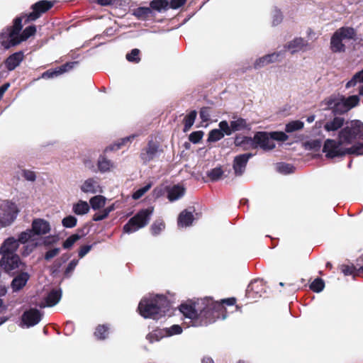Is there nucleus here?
<instances>
[{"mask_svg": "<svg viewBox=\"0 0 363 363\" xmlns=\"http://www.w3.org/2000/svg\"><path fill=\"white\" fill-rule=\"evenodd\" d=\"M170 308L171 303L167 296L157 294L152 297L141 299L138 310L145 318L157 320L164 316Z\"/></svg>", "mask_w": 363, "mask_h": 363, "instance_id": "1", "label": "nucleus"}, {"mask_svg": "<svg viewBox=\"0 0 363 363\" xmlns=\"http://www.w3.org/2000/svg\"><path fill=\"white\" fill-rule=\"evenodd\" d=\"M200 308L199 307V325H207L214 323L221 316L225 318L223 313L226 312L224 306L219 301H215L212 298L206 297L200 299Z\"/></svg>", "mask_w": 363, "mask_h": 363, "instance_id": "2", "label": "nucleus"}, {"mask_svg": "<svg viewBox=\"0 0 363 363\" xmlns=\"http://www.w3.org/2000/svg\"><path fill=\"white\" fill-rule=\"evenodd\" d=\"M358 40L357 30L350 26H342L337 29L330 38V49L333 53L346 52L349 44H353Z\"/></svg>", "mask_w": 363, "mask_h": 363, "instance_id": "3", "label": "nucleus"}, {"mask_svg": "<svg viewBox=\"0 0 363 363\" xmlns=\"http://www.w3.org/2000/svg\"><path fill=\"white\" fill-rule=\"evenodd\" d=\"M153 213V208H147L139 211L134 216L130 218L128 223L123 227V231L125 233H133L140 228L145 227Z\"/></svg>", "mask_w": 363, "mask_h": 363, "instance_id": "4", "label": "nucleus"}, {"mask_svg": "<svg viewBox=\"0 0 363 363\" xmlns=\"http://www.w3.org/2000/svg\"><path fill=\"white\" fill-rule=\"evenodd\" d=\"M363 138V123L352 121L350 125L342 128L339 133L340 143L352 144L357 140Z\"/></svg>", "mask_w": 363, "mask_h": 363, "instance_id": "5", "label": "nucleus"}, {"mask_svg": "<svg viewBox=\"0 0 363 363\" xmlns=\"http://www.w3.org/2000/svg\"><path fill=\"white\" fill-rule=\"evenodd\" d=\"M168 8V1H150V6H140L133 10V15L138 20L147 21Z\"/></svg>", "mask_w": 363, "mask_h": 363, "instance_id": "6", "label": "nucleus"}, {"mask_svg": "<svg viewBox=\"0 0 363 363\" xmlns=\"http://www.w3.org/2000/svg\"><path fill=\"white\" fill-rule=\"evenodd\" d=\"M0 266L4 272L11 276H14L20 271L25 269V264L22 262L18 255L1 256Z\"/></svg>", "mask_w": 363, "mask_h": 363, "instance_id": "7", "label": "nucleus"}, {"mask_svg": "<svg viewBox=\"0 0 363 363\" xmlns=\"http://www.w3.org/2000/svg\"><path fill=\"white\" fill-rule=\"evenodd\" d=\"M2 214L0 216V227L10 225L16 218L18 208L16 203L6 201L1 206Z\"/></svg>", "mask_w": 363, "mask_h": 363, "instance_id": "8", "label": "nucleus"}, {"mask_svg": "<svg viewBox=\"0 0 363 363\" xmlns=\"http://www.w3.org/2000/svg\"><path fill=\"white\" fill-rule=\"evenodd\" d=\"M266 282L262 279H256L248 284L245 296L252 301H257L258 298L266 293Z\"/></svg>", "mask_w": 363, "mask_h": 363, "instance_id": "9", "label": "nucleus"}, {"mask_svg": "<svg viewBox=\"0 0 363 363\" xmlns=\"http://www.w3.org/2000/svg\"><path fill=\"white\" fill-rule=\"evenodd\" d=\"M200 299L196 301H189L179 306L180 312L187 318H189L198 324L199 320V306L200 307Z\"/></svg>", "mask_w": 363, "mask_h": 363, "instance_id": "10", "label": "nucleus"}, {"mask_svg": "<svg viewBox=\"0 0 363 363\" xmlns=\"http://www.w3.org/2000/svg\"><path fill=\"white\" fill-rule=\"evenodd\" d=\"M254 149L260 147L264 150H270L275 147V143L272 141L270 133L259 131L253 137Z\"/></svg>", "mask_w": 363, "mask_h": 363, "instance_id": "11", "label": "nucleus"}, {"mask_svg": "<svg viewBox=\"0 0 363 363\" xmlns=\"http://www.w3.org/2000/svg\"><path fill=\"white\" fill-rule=\"evenodd\" d=\"M342 143H337L334 140L327 139L323 147V152H325L326 157L335 158L337 157H342L347 155L346 148L340 149V145Z\"/></svg>", "mask_w": 363, "mask_h": 363, "instance_id": "12", "label": "nucleus"}, {"mask_svg": "<svg viewBox=\"0 0 363 363\" xmlns=\"http://www.w3.org/2000/svg\"><path fill=\"white\" fill-rule=\"evenodd\" d=\"M55 1H37L32 6L33 11L28 15H26V19L25 23L30 21H35L38 18L40 15L50 9Z\"/></svg>", "mask_w": 363, "mask_h": 363, "instance_id": "13", "label": "nucleus"}, {"mask_svg": "<svg viewBox=\"0 0 363 363\" xmlns=\"http://www.w3.org/2000/svg\"><path fill=\"white\" fill-rule=\"evenodd\" d=\"M253 156L252 153H245L234 157L233 168L235 176H242L245 171L249 160Z\"/></svg>", "mask_w": 363, "mask_h": 363, "instance_id": "14", "label": "nucleus"}, {"mask_svg": "<svg viewBox=\"0 0 363 363\" xmlns=\"http://www.w3.org/2000/svg\"><path fill=\"white\" fill-rule=\"evenodd\" d=\"M42 313L37 308H30L23 312L21 321L27 328L37 325L41 320Z\"/></svg>", "mask_w": 363, "mask_h": 363, "instance_id": "15", "label": "nucleus"}, {"mask_svg": "<svg viewBox=\"0 0 363 363\" xmlns=\"http://www.w3.org/2000/svg\"><path fill=\"white\" fill-rule=\"evenodd\" d=\"M77 65H78V62L77 61L67 62L58 67H56L55 69H48L42 74L41 77L43 79H50L58 77L59 75L73 69Z\"/></svg>", "mask_w": 363, "mask_h": 363, "instance_id": "16", "label": "nucleus"}, {"mask_svg": "<svg viewBox=\"0 0 363 363\" xmlns=\"http://www.w3.org/2000/svg\"><path fill=\"white\" fill-rule=\"evenodd\" d=\"M159 151L160 145L157 142L150 140L147 147L142 150L140 158L145 163H147L155 159Z\"/></svg>", "mask_w": 363, "mask_h": 363, "instance_id": "17", "label": "nucleus"}, {"mask_svg": "<svg viewBox=\"0 0 363 363\" xmlns=\"http://www.w3.org/2000/svg\"><path fill=\"white\" fill-rule=\"evenodd\" d=\"M31 230L34 235H44L50 233L51 228L50 223L43 218H35L31 225Z\"/></svg>", "mask_w": 363, "mask_h": 363, "instance_id": "18", "label": "nucleus"}, {"mask_svg": "<svg viewBox=\"0 0 363 363\" xmlns=\"http://www.w3.org/2000/svg\"><path fill=\"white\" fill-rule=\"evenodd\" d=\"M19 247L18 240L13 237H10L4 240L0 247V255H17L16 251Z\"/></svg>", "mask_w": 363, "mask_h": 363, "instance_id": "19", "label": "nucleus"}, {"mask_svg": "<svg viewBox=\"0 0 363 363\" xmlns=\"http://www.w3.org/2000/svg\"><path fill=\"white\" fill-rule=\"evenodd\" d=\"M20 272V273L18 272L16 274L17 275L13 278L11 283V287L13 292H17L23 289L30 279V275L28 272L23 271Z\"/></svg>", "mask_w": 363, "mask_h": 363, "instance_id": "20", "label": "nucleus"}, {"mask_svg": "<svg viewBox=\"0 0 363 363\" xmlns=\"http://www.w3.org/2000/svg\"><path fill=\"white\" fill-rule=\"evenodd\" d=\"M281 52H273L272 54L266 55L256 60L254 63V68L257 69H260L270 63H273L279 61V58L281 56Z\"/></svg>", "mask_w": 363, "mask_h": 363, "instance_id": "21", "label": "nucleus"}, {"mask_svg": "<svg viewBox=\"0 0 363 363\" xmlns=\"http://www.w3.org/2000/svg\"><path fill=\"white\" fill-rule=\"evenodd\" d=\"M24 55L22 51L16 52L9 55L5 60V66L9 71L15 69L23 60Z\"/></svg>", "mask_w": 363, "mask_h": 363, "instance_id": "22", "label": "nucleus"}, {"mask_svg": "<svg viewBox=\"0 0 363 363\" xmlns=\"http://www.w3.org/2000/svg\"><path fill=\"white\" fill-rule=\"evenodd\" d=\"M167 199L172 202L182 197L185 193V189L177 184L173 186H167Z\"/></svg>", "mask_w": 363, "mask_h": 363, "instance_id": "23", "label": "nucleus"}, {"mask_svg": "<svg viewBox=\"0 0 363 363\" xmlns=\"http://www.w3.org/2000/svg\"><path fill=\"white\" fill-rule=\"evenodd\" d=\"M62 291L61 289H52L45 298V304L40 305L42 307H52L55 306L61 299Z\"/></svg>", "mask_w": 363, "mask_h": 363, "instance_id": "24", "label": "nucleus"}, {"mask_svg": "<svg viewBox=\"0 0 363 363\" xmlns=\"http://www.w3.org/2000/svg\"><path fill=\"white\" fill-rule=\"evenodd\" d=\"M345 123L343 117L335 116L332 120L325 123L323 128L327 132L336 131L341 128Z\"/></svg>", "mask_w": 363, "mask_h": 363, "instance_id": "25", "label": "nucleus"}, {"mask_svg": "<svg viewBox=\"0 0 363 363\" xmlns=\"http://www.w3.org/2000/svg\"><path fill=\"white\" fill-rule=\"evenodd\" d=\"M234 144L236 147H242L243 150L254 149V140L251 137L236 135Z\"/></svg>", "mask_w": 363, "mask_h": 363, "instance_id": "26", "label": "nucleus"}, {"mask_svg": "<svg viewBox=\"0 0 363 363\" xmlns=\"http://www.w3.org/2000/svg\"><path fill=\"white\" fill-rule=\"evenodd\" d=\"M18 40L16 35H10V30L6 29V30L3 31L0 33V43L5 48H9L11 46H15L13 43Z\"/></svg>", "mask_w": 363, "mask_h": 363, "instance_id": "27", "label": "nucleus"}, {"mask_svg": "<svg viewBox=\"0 0 363 363\" xmlns=\"http://www.w3.org/2000/svg\"><path fill=\"white\" fill-rule=\"evenodd\" d=\"M194 220V216L191 211H188L186 209L182 211L178 217V225L179 226H189L192 224Z\"/></svg>", "mask_w": 363, "mask_h": 363, "instance_id": "28", "label": "nucleus"}, {"mask_svg": "<svg viewBox=\"0 0 363 363\" xmlns=\"http://www.w3.org/2000/svg\"><path fill=\"white\" fill-rule=\"evenodd\" d=\"M307 40L302 38H296L289 42L286 46L289 50H292V53L303 50L305 47L308 46Z\"/></svg>", "mask_w": 363, "mask_h": 363, "instance_id": "29", "label": "nucleus"}, {"mask_svg": "<svg viewBox=\"0 0 363 363\" xmlns=\"http://www.w3.org/2000/svg\"><path fill=\"white\" fill-rule=\"evenodd\" d=\"M36 33V27L34 25L26 27L22 32L21 34L17 35L18 40H16L13 44L18 45L20 43L26 40L30 36L34 35Z\"/></svg>", "mask_w": 363, "mask_h": 363, "instance_id": "30", "label": "nucleus"}, {"mask_svg": "<svg viewBox=\"0 0 363 363\" xmlns=\"http://www.w3.org/2000/svg\"><path fill=\"white\" fill-rule=\"evenodd\" d=\"M167 337V331L164 328L163 329H155L152 330V332L149 333L147 336L146 339L150 342L153 343L155 342H158L163 337Z\"/></svg>", "mask_w": 363, "mask_h": 363, "instance_id": "31", "label": "nucleus"}, {"mask_svg": "<svg viewBox=\"0 0 363 363\" xmlns=\"http://www.w3.org/2000/svg\"><path fill=\"white\" fill-rule=\"evenodd\" d=\"M90 209V206L86 201L80 200L79 202L74 203L72 207V211L77 215L86 214Z\"/></svg>", "mask_w": 363, "mask_h": 363, "instance_id": "32", "label": "nucleus"}, {"mask_svg": "<svg viewBox=\"0 0 363 363\" xmlns=\"http://www.w3.org/2000/svg\"><path fill=\"white\" fill-rule=\"evenodd\" d=\"M230 124L233 132L250 129L247 121L242 118H238L236 120L230 121Z\"/></svg>", "mask_w": 363, "mask_h": 363, "instance_id": "33", "label": "nucleus"}, {"mask_svg": "<svg viewBox=\"0 0 363 363\" xmlns=\"http://www.w3.org/2000/svg\"><path fill=\"white\" fill-rule=\"evenodd\" d=\"M342 101L344 104H341L339 106L342 107V111H348L358 104L359 98L357 95H352L344 99Z\"/></svg>", "mask_w": 363, "mask_h": 363, "instance_id": "34", "label": "nucleus"}, {"mask_svg": "<svg viewBox=\"0 0 363 363\" xmlns=\"http://www.w3.org/2000/svg\"><path fill=\"white\" fill-rule=\"evenodd\" d=\"M97 182L93 179H86L81 186V190L84 193L95 194L97 191Z\"/></svg>", "mask_w": 363, "mask_h": 363, "instance_id": "35", "label": "nucleus"}, {"mask_svg": "<svg viewBox=\"0 0 363 363\" xmlns=\"http://www.w3.org/2000/svg\"><path fill=\"white\" fill-rule=\"evenodd\" d=\"M341 104H344L343 101H337L335 99L330 98L326 101V105L328 106V108L332 109L333 113H343L347 112V111H342V107L341 106H337Z\"/></svg>", "mask_w": 363, "mask_h": 363, "instance_id": "36", "label": "nucleus"}, {"mask_svg": "<svg viewBox=\"0 0 363 363\" xmlns=\"http://www.w3.org/2000/svg\"><path fill=\"white\" fill-rule=\"evenodd\" d=\"M197 112L194 110L190 111V113L186 115L184 120H183V124H184V132H187L190 130L191 126L194 125L195 120L196 118Z\"/></svg>", "mask_w": 363, "mask_h": 363, "instance_id": "37", "label": "nucleus"}, {"mask_svg": "<svg viewBox=\"0 0 363 363\" xmlns=\"http://www.w3.org/2000/svg\"><path fill=\"white\" fill-rule=\"evenodd\" d=\"M92 209L99 210L106 205V198L101 195L94 196L89 200Z\"/></svg>", "mask_w": 363, "mask_h": 363, "instance_id": "38", "label": "nucleus"}, {"mask_svg": "<svg viewBox=\"0 0 363 363\" xmlns=\"http://www.w3.org/2000/svg\"><path fill=\"white\" fill-rule=\"evenodd\" d=\"M109 327L108 325H99L95 330L94 336L97 340H104L108 337Z\"/></svg>", "mask_w": 363, "mask_h": 363, "instance_id": "39", "label": "nucleus"}, {"mask_svg": "<svg viewBox=\"0 0 363 363\" xmlns=\"http://www.w3.org/2000/svg\"><path fill=\"white\" fill-rule=\"evenodd\" d=\"M134 138H135V135H130L128 137L121 138L120 140V141H118V143H116L113 145H111L106 147L104 151L108 152V151L118 150L121 149L123 146L125 145L127 143L130 142L133 139H134Z\"/></svg>", "mask_w": 363, "mask_h": 363, "instance_id": "40", "label": "nucleus"}, {"mask_svg": "<svg viewBox=\"0 0 363 363\" xmlns=\"http://www.w3.org/2000/svg\"><path fill=\"white\" fill-rule=\"evenodd\" d=\"M98 169L101 172H106L111 169L113 167V163L111 160H108L106 157L101 155L99 157L97 162Z\"/></svg>", "mask_w": 363, "mask_h": 363, "instance_id": "41", "label": "nucleus"}, {"mask_svg": "<svg viewBox=\"0 0 363 363\" xmlns=\"http://www.w3.org/2000/svg\"><path fill=\"white\" fill-rule=\"evenodd\" d=\"M25 16H18L13 20V25L8 27V30H10V35H18L22 29V21Z\"/></svg>", "mask_w": 363, "mask_h": 363, "instance_id": "42", "label": "nucleus"}, {"mask_svg": "<svg viewBox=\"0 0 363 363\" xmlns=\"http://www.w3.org/2000/svg\"><path fill=\"white\" fill-rule=\"evenodd\" d=\"M340 271L343 273L345 276H352L353 279H356L357 275H356L357 272V262L355 264H352L351 265L348 264H342L340 267Z\"/></svg>", "mask_w": 363, "mask_h": 363, "instance_id": "43", "label": "nucleus"}, {"mask_svg": "<svg viewBox=\"0 0 363 363\" xmlns=\"http://www.w3.org/2000/svg\"><path fill=\"white\" fill-rule=\"evenodd\" d=\"M303 123L301 121H293L286 125L285 131L286 133H292L299 130L303 128Z\"/></svg>", "mask_w": 363, "mask_h": 363, "instance_id": "44", "label": "nucleus"}, {"mask_svg": "<svg viewBox=\"0 0 363 363\" xmlns=\"http://www.w3.org/2000/svg\"><path fill=\"white\" fill-rule=\"evenodd\" d=\"M223 174V171L221 167H216L207 172V176L211 182H216L219 180Z\"/></svg>", "mask_w": 363, "mask_h": 363, "instance_id": "45", "label": "nucleus"}, {"mask_svg": "<svg viewBox=\"0 0 363 363\" xmlns=\"http://www.w3.org/2000/svg\"><path fill=\"white\" fill-rule=\"evenodd\" d=\"M347 155H363V143H357L352 147L346 148Z\"/></svg>", "mask_w": 363, "mask_h": 363, "instance_id": "46", "label": "nucleus"}, {"mask_svg": "<svg viewBox=\"0 0 363 363\" xmlns=\"http://www.w3.org/2000/svg\"><path fill=\"white\" fill-rule=\"evenodd\" d=\"M310 289L313 292L319 293L322 291L325 287V282L320 278H316L310 284Z\"/></svg>", "mask_w": 363, "mask_h": 363, "instance_id": "47", "label": "nucleus"}, {"mask_svg": "<svg viewBox=\"0 0 363 363\" xmlns=\"http://www.w3.org/2000/svg\"><path fill=\"white\" fill-rule=\"evenodd\" d=\"M224 137L223 133L219 129H213L208 133V142L213 143L221 140Z\"/></svg>", "mask_w": 363, "mask_h": 363, "instance_id": "48", "label": "nucleus"}, {"mask_svg": "<svg viewBox=\"0 0 363 363\" xmlns=\"http://www.w3.org/2000/svg\"><path fill=\"white\" fill-rule=\"evenodd\" d=\"M322 141L320 139H314L306 141L305 143V147L309 150L318 151L320 149Z\"/></svg>", "mask_w": 363, "mask_h": 363, "instance_id": "49", "label": "nucleus"}, {"mask_svg": "<svg viewBox=\"0 0 363 363\" xmlns=\"http://www.w3.org/2000/svg\"><path fill=\"white\" fill-rule=\"evenodd\" d=\"M140 50L138 48H134L130 51V52L126 55L125 57L126 60L130 62L138 63L140 61Z\"/></svg>", "mask_w": 363, "mask_h": 363, "instance_id": "50", "label": "nucleus"}, {"mask_svg": "<svg viewBox=\"0 0 363 363\" xmlns=\"http://www.w3.org/2000/svg\"><path fill=\"white\" fill-rule=\"evenodd\" d=\"M34 236L35 235H34L33 233L32 232V230L28 229L26 231H23L20 233L17 240H18V243L21 242V243L24 244V243L27 242L28 240H33V238Z\"/></svg>", "mask_w": 363, "mask_h": 363, "instance_id": "51", "label": "nucleus"}, {"mask_svg": "<svg viewBox=\"0 0 363 363\" xmlns=\"http://www.w3.org/2000/svg\"><path fill=\"white\" fill-rule=\"evenodd\" d=\"M164 228L165 224L162 220H156L152 224L150 231L153 235H157Z\"/></svg>", "mask_w": 363, "mask_h": 363, "instance_id": "52", "label": "nucleus"}, {"mask_svg": "<svg viewBox=\"0 0 363 363\" xmlns=\"http://www.w3.org/2000/svg\"><path fill=\"white\" fill-rule=\"evenodd\" d=\"M357 82H363V69L356 73L352 78L346 84V88L354 86Z\"/></svg>", "mask_w": 363, "mask_h": 363, "instance_id": "53", "label": "nucleus"}, {"mask_svg": "<svg viewBox=\"0 0 363 363\" xmlns=\"http://www.w3.org/2000/svg\"><path fill=\"white\" fill-rule=\"evenodd\" d=\"M81 235L78 234H72L69 237H68L65 241L62 243V247L65 249L71 248L73 245L81 238Z\"/></svg>", "mask_w": 363, "mask_h": 363, "instance_id": "54", "label": "nucleus"}, {"mask_svg": "<svg viewBox=\"0 0 363 363\" xmlns=\"http://www.w3.org/2000/svg\"><path fill=\"white\" fill-rule=\"evenodd\" d=\"M152 187V183H148L145 186L136 190L132 197L135 200L140 199L146 192H147Z\"/></svg>", "mask_w": 363, "mask_h": 363, "instance_id": "55", "label": "nucleus"}, {"mask_svg": "<svg viewBox=\"0 0 363 363\" xmlns=\"http://www.w3.org/2000/svg\"><path fill=\"white\" fill-rule=\"evenodd\" d=\"M77 219L73 216H68L65 217L62 220V224L64 227L72 228L77 225Z\"/></svg>", "mask_w": 363, "mask_h": 363, "instance_id": "56", "label": "nucleus"}, {"mask_svg": "<svg viewBox=\"0 0 363 363\" xmlns=\"http://www.w3.org/2000/svg\"><path fill=\"white\" fill-rule=\"evenodd\" d=\"M219 130L222 131L223 135H230L233 132L231 124L229 125L226 121H222L218 124Z\"/></svg>", "mask_w": 363, "mask_h": 363, "instance_id": "57", "label": "nucleus"}, {"mask_svg": "<svg viewBox=\"0 0 363 363\" xmlns=\"http://www.w3.org/2000/svg\"><path fill=\"white\" fill-rule=\"evenodd\" d=\"M294 167L287 163L280 162L277 164V169L280 173L282 174H290L293 172Z\"/></svg>", "mask_w": 363, "mask_h": 363, "instance_id": "58", "label": "nucleus"}, {"mask_svg": "<svg viewBox=\"0 0 363 363\" xmlns=\"http://www.w3.org/2000/svg\"><path fill=\"white\" fill-rule=\"evenodd\" d=\"M270 134L272 141L277 140L284 142L289 138V136L285 133L281 131L271 132Z\"/></svg>", "mask_w": 363, "mask_h": 363, "instance_id": "59", "label": "nucleus"}, {"mask_svg": "<svg viewBox=\"0 0 363 363\" xmlns=\"http://www.w3.org/2000/svg\"><path fill=\"white\" fill-rule=\"evenodd\" d=\"M203 134L204 133L202 130L194 131L189 135V140L192 143L197 144L201 140Z\"/></svg>", "mask_w": 363, "mask_h": 363, "instance_id": "60", "label": "nucleus"}, {"mask_svg": "<svg viewBox=\"0 0 363 363\" xmlns=\"http://www.w3.org/2000/svg\"><path fill=\"white\" fill-rule=\"evenodd\" d=\"M78 264V260L77 259H73L72 260L67 267H66L65 270L64 271V277H69L71 274L74 270L76 266Z\"/></svg>", "mask_w": 363, "mask_h": 363, "instance_id": "61", "label": "nucleus"}, {"mask_svg": "<svg viewBox=\"0 0 363 363\" xmlns=\"http://www.w3.org/2000/svg\"><path fill=\"white\" fill-rule=\"evenodd\" d=\"M167 331V337L174 335L180 334L182 332V328L179 325H173L169 328H164Z\"/></svg>", "mask_w": 363, "mask_h": 363, "instance_id": "62", "label": "nucleus"}, {"mask_svg": "<svg viewBox=\"0 0 363 363\" xmlns=\"http://www.w3.org/2000/svg\"><path fill=\"white\" fill-rule=\"evenodd\" d=\"M166 192H167V186H157L152 191V195L155 199H158L162 196Z\"/></svg>", "mask_w": 363, "mask_h": 363, "instance_id": "63", "label": "nucleus"}, {"mask_svg": "<svg viewBox=\"0 0 363 363\" xmlns=\"http://www.w3.org/2000/svg\"><path fill=\"white\" fill-rule=\"evenodd\" d=\"M357 277L363 279V257L361 256L357 259Z\"/></svg>", "mask_w": 363, "mask_h": 363, "instance_id": "64", "label": "nucleus"}]
</instances>
